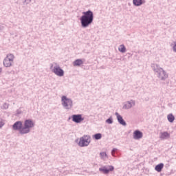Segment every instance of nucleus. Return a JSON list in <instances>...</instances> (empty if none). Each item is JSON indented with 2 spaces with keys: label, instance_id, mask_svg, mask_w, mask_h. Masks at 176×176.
<instances>
[{
  "label": "nucleus",
  "instance_id": "nucleus-1",
  "mask_svg": "<svg viewBox=\"0 0 176 176\" xmlns=\"http://www.w3.org/2000/svg\"><path fill=\"white\" fill-rule=\"evenodd\" d=\"M34 126L35 124L34 123V121L31 119H28L24 121L23 126V122H15L12 125V129L14 130V131H19L21 135H24L31 133V129L32 127H34Z\"/></svg>",
  "mask_w": 176,
  "mask_h": 176
},
{
  "label": "nucleus",
  "instance_id": "nucleus-2",
  "mask_svg": "<svg viewBox=\"0 0 176 176\" xmlns=\"http://www.w3.org/2000/svg\"><path fill=\"white\" fill-rule=\"evenodd\" d=\"M80 21L82 28H87L89 25H91L93 21H94V13H93V11L89 10L82 12V15L80 17Z\"/></svg>",
  "mask_w": 176,
  "mask_h": 176
},
{
  "label": "nucleus",
  "instance_id": "nucleus-3",
  "mask_svg": "<svg viewBox=\"0 0 176 176\" xmlns=\"http://www.w3.org/2000/svg\"><path fill=\"white\" fill-rule=\"evenodd\" d=\"M50 69L57 76H64V70L57 63H50Z\"/></svg>",
  "mask_w": 176,
  "mask_h": 176
},
{
  "label": "nucleus",
  "instance_id": "nucleus-4",
  "mask_svg": "<svg viewBox=\"0 0 176 176\" xmlns=\"http://www.w3.org/2000/svg\"><path fill=\"white\" fill-rule=\"evenodd\" d=\"M61 104L65 109L69 110L74 107V101H72V99L67 97V96H62Z\"/></svg>",
  "mask_w": 176,
  "mask_h": 176
},
{
  "label": "nucleus",
  "instance_id": "nucleus-5",
  "mask_svg": "<svg viewBox=\"0 0 176 176\" xmlns=\"http://www.w3.org/2000/svg\"><path fill=\"white\" fill-rule=\"evenodd\" d=\"M14 63V55L13 54H8L3 60V64L6 68L13 66Z\"/></svg>",
  "mask_w": 176,
  "mask_h": 176
},
{
  "label": "nucleus",
  "instance_id": "nucleus-6",
  "mask_svg": "<svg viewBox=\"0 0 176 176\" xmlns=\"http://www.w3.org/2000/svg\"><path fill=\"white\" fill-rule=\"evenodd\" d=\"M90 142H91V138L89 135H84L82 137L80 138L78 145L83 148L85 146H89L90 145Z\"/></svg>",
  "mask_w": 176,
  "mask_h": 176
},
{
  "label": "nucleus",
  "instance_id": "nucleus-7",
  "mask_svg": "<svg viewBox=\"0 0 176 176\" xmlns=\"http://www.w3.org/2000/svg\"><path fill=\"white\" fill-rule=\"evenodd\" d=\"M157 76L160 80H162V82H164L166 79L168 78V74L167 72H166L164 69H162L159 72V73L157 74Z\"/></svg>",
  "mask_w": 176,
  "mask_h": 176
},
{
  "label": "nucleus",
  "instance_id": "nucleus-8",
  "mask_svg": "<svg viewBox=\"0 0 176 176\" xmlns=\"http://www.w3.org/2000/svg\"><path fill=\"white\" fill-rule=\"evenodd\" d=\"M72 118L74 123H81L85 120V118L82 117V114H74L72 116Z\"/></svg>",
  "mask_w": 176,
  "mask_h": 176
},
{
  "label": "nucleus",
  "instance_id": "nucleus-9",
  "mask_svg": "<svg viewBox=\"0 0 176 176\" xmlns=\"http://www.w3.org/2000/svg\"><path fill=\"white\" fill-rule=\"evenodd\" d=\"M115 170V167L111 165L109 166V168L107 166H102V168H99V171L103 173V174H109L110 171H113Z\"/></svg>",
  "mask_w": 176,
  "mask_h": 176
},
{
  "label": "nucleus",
  "instance_id": "nucleus-10",
  "mask_svg": "<svg viewBox=\"0 0 176 176\" xmlns=\"http://www.w3.org/2000/svg\"><path fill=\"white\" fill-rule=\"evenodd\" d=\"M135 106V100H131L124 103L123 109H130Z\"/></svg>",
  "mask_w": 176,
  "mask_h": 176
},
{
  "label": "nucleus",
  "instance_id": "nucleus-11",
  "mask_svg": "<svg viewBox=\"0 0 176 176\" xmlns=\"http://www.w3.org/2000/svg\"><path fill=\"white\" fill-rule=\"evenodd\" d=\"M116 116L117 117V120L120 124H122V126H127V123H126V121L123 119V117L119 114V113L116 112L115 113Z\"/></svg>",
  "mask_w": 176,
  "mask_h": 176
},
{
  "label": "nucleus",
  "instance_id": "nucleus-12",
  "mask_svg": "<svg viewBox=\"0 0 176 176\" xmlns=\"http://www.w3.org/2000/svg\"><path fill=\"white\" fill-rule=\"evenodd\" d=\"M143 135H144V134L140 130H135L133 132L134 140H141V138H142Z\"/></svg>",
  "mask_w": 176,
  "mask_h": 176
},
{
  "label": "nucleus",
  "instance_id": "nucleus-13",
  "mask_svg": "<svg viewBox=\"0 0 176 176\" xmlns=\"http://www.w3.org/2000/svg\"><path fill=\"white\" fill-rule=\"evenodd\" d=\"M151 68H152L153 71H154V72L155 73L156 75L160 72V71L163 69V68L160 67V65H159L156 63H152Z\"/></svg>",
  "mask_w": 176,
  "mask_h": 176
},
{
  "label": "nucleus",
  "instance_id": "nucleus-14",
  "mask_svg": "<svg viewBox=\"0 0 176 176\" xmlns=\"http://www.w3.org/2000/svg\"><path fill=\"white\" fill-rule=\"evenodd\" d=\"M145 3H146V1L145 0H133V5L134 6H142V5Z\"/></svg>",
  "mask_w": 176,
  "mask_h": 176
},
{
  "label": "nucleus",
  "instance_id": "nucleus-15",
  "mask_svg": "<svg viewBox=\"0 0 176 176\" xmlns=\"http://www.w3.org/2000/svg\"><path fill=\"white\" fill-rule=\"evenodd\" d=\"M160 138L161 140H168V138H170V133L167 131L161 132L160 135Z\"/></svg>",
  "mask_w": 176,
  "mask_h": 176
},
{
  "label": "nucleus",
  "instance_id": "nucleus-16",
  "mask_svg": "<svg viewBox=\"0 0 176 176\" xmlns=\"http://www.w3.org/2000/svg\"><path fill=\"white\" fill-rule=\"evenodd\" d=\"M164 167V164L160 163L155 166V170L157 173H162V170H163Z\"/></svg>",
  "mask_w": 176,
  "mask_h": 176
},
{
  "label": "nucleus",
  "instance_id": "nucleus-17",
  "mask_svg": "<svg viewBox=\"0 0 176 176\" xmlns=\"http://www.w3.org/2000/svg\"><path fill=\"white\" fill-rule=\"evenodd\" d=\"M83 64V60L82 59H76L73 62L74 67H80Z\"/></svg>",
  "mask_w": 176,
  "mask_h": 176
},
{
  "label": "nucleus",
  "instance_id": "nucleus-18",
  "mask_svg": "<svg viewBox=\"0 0 176 176\" xmlns=\"http://www.w3.org/2000/svg\"><path fill=\"white\" fill-rule=\"evenodd\" d=\"M167 119H168V122H170V123H173V122H174V120H175V117H174L173 113H170L169 115H168Z\"/></svg>",
  "mask_w": 176,
  "mask_h": 176
},
{
  "label": "nucleus",
  "instance_id": "nucleus-19",
  "mask_svg": "<svg viewBox=\"0 0 176 176\" xmlns=\"http://www.w3.org/2000/svg\"><path fill=\"white\" fill-rule=\"evenodd\" d=\"M100 159H102V160H105V159L108 157V155H107L106 152H101L100 153Z\"/></svg>",
  "mask_w": 176,
  "mask_h": 176
},
{
  "label": "nucleus",
  "instance_id": "nucleus-20",
  "mask_svg": "<svg viewBox=\"0 0 176 176\" xmlns=\"http://www.w3.org/2000/svg\"><path fill=\"white\" fill-rule=\"evenodd\" d=\"M118 50L121 53H126V47L124 46V45H120L118 48Z\"/></svg>",
  "mask_w": 176,
  "mask_h": 176
},
{
  "label": "nucleus",
  "instance_id": "nucleus-21",
  "mask_svg": "<svg viewBox=\"0 0 176 176\" xmlns=\"http://www.w3.org/2000/svg\"><path fill=\"white\" fill-rule=\"evenodd\" d=\"M93 138L95 140H101V138H102V134H101V133H96L95 135H94Z\"/></svg>",
  "mask_w": 176,
  "mask_h": 176
},
{
  "label": "nucleus",
  "instance_id": "nucleus-22",
  "mask_svg": "<svg viewBox=\"0 0 176 176\" xmlns=\"http://www.w3.org/2000/svg\"><path fill=\"white\" fill-rule=\"evenodd\" d=\"M106 123H107V124H112V123H113V118L112 116L106 120Z\"/></svg>",
  "mask_w": 176,
  "mask_h": 176
},
{
  "label": "nucleus",
  "instance_id": "nucleus-23",
  "mask_svg": "<svg viewBox=\"0 0 176 176\" xmlns=\"http://www.w3.org/2000/svg\"><path fill=\"white\" fill-rule=\"evenodd\" d=\"M172 49L175 53H176V41L171 45Z\"/></svg>",
  "mask_w": 176,
  "mask_h": 176
},
{
  "label": "nucleus",
  "instance_id": "nucleus-24",
  "mask_svg": "<svg viewBox=\"0 0 176 176\" xmlns=\"http://www.w3.org/2000/svg\"><path fill=\"white\" fill-rule=\"evenodd\" d=\"M9 108V104L8 103H4L2 107H1V109H8Z\"/></svg>",
  "mask_w": 176,
  "mask_h": 176
},
{
  "label": "nucleus",
  "instance_id": "nucleus-25",
  "mask_svg": "<svg viewBox=\"0 0 176 176\" xmlns=\"http://www.w3.org/2000/svg\"><path fill=\"white\" fill-rule=\"evenodd\" d=\"M116 151H118V148H113L111 151V155L113 156V157H115V152H116Z\"/></svg>",
  "mask_w": 176,
  "mask_h": 176
},
{
  "label": "nucleus",
  "instance_id": "nucleus-26",
  "mask_svg": "<svg viewBox=\"0 0 176 176\" xmlns=\"http://www.w3.org/2000/svg\"><path fill=\"white\" fill-rule=\"evenodd\" d=\"M5 126V122L2 120H0V129H2Z\"/></svg>",
  "mask_w": 176,
  "mask_h": 176
},
{
  "label": "nucleus",
  "instance_id": "nucleus-27",
  "mask_svg": "<svg viewBox=\"0 0 176 176\" xmlns=\"http://www.w3.org/2000/svg\"><path fill=\"white\" fill-rule=\"evenodd\" d=\"M23 3L28 5V3H31V0H23Z\"/></svg>",
  "mask_w": 176,
  "mask_h": 176
},
{
  "label": "nucleus",
  "instance_id": "nucleus-28",
  "mask_svg": "<svg viewBox=\"0 0 176 176\" xmlns=\"http://www.w3.org/2000/svg\"><path fill=\"white\" fill-rule=\"evenodd\" d=\"M5 28V26L2 25H0V31H2Z\"/></svg>",
  "mask_w": 176,
  "mask_h": 176
},
{
  "label": "nucleus",
  "instance_id": "nucleus-29",
  "mask_svg": "<svg viewBox=\"0 0 176 176\" xmlns=\"http://www.w3.org/2000/svg\"><path fill=\"white\" fill-rule=\"evenodd\" d=\"M2 72V68L0 67V74Z\"/></svg>",
  "mask_w": 176,
  "mask_h": 176
}]
</instances>
